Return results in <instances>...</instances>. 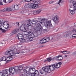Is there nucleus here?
<instances>
[{
    "label": "nucleus",
    "instance_id": "f257e3e1",
    "mask_svg": "<svg viewBox=\"0 0 76 76\" xmlns=\"http://www.w3.org/2000/svg\"><path fill=\"white\" fill-rule=\"evenodd\" d=\"M15 69L12 67L10 68L9 70L6 69L2 71V73L4 75H9L10 73L14 74V73H15Z\"/></svg>",
    "mask_w": 76,
    "mask_h": 76
},
{
    "label": "nucleus",
    "instance_id": "f03ea898",
    "mask_svg": "<svg viewBox=\"0 0 76 76\" xmlns=\"http://www.w3.org/2000/svg\"><path fill=\"white\" fill-rule=\"evenodd\" d=\"M41 28L42 26L41 24L39 25V26H37L35 28H34V29L37 32H38V35H40L41 34H43V32L44 31L41 30Z\"/></svg>",
    "mask_w": 76,
    "mask_h": 76
},
{
    "label": "nucleus",
    "instance_id": "7ed1b4c3",
    "mask_svg": "<svg viewBox=\"0 0 76 76\" xmlns=\"http://www.w3.org/2000/svg\"><path fill=\"white\" fill-rule=\"evenodd\" d=\"M38 32L35 33H33V32H32L31 33V32H27V35L26 36L25 35L24 36L25 37H26V38H28L29 37H38Z\"/></svg>",
    "mask_w": 76,
    "mask_h": 76
},
{
    "label": "nucleus",
    "instance_id": "20e7f679",
    "mask_svg": "<svg viewBox=\"0 0 76 76\" xmlns=\"http://www.w3.org/2000/svg\"><path fill=\"white\" fill-rule=\"evenodd\" d=\"M25 8L26 10H28V8H30V9H37L38 7V6L35 5L34 3H32L28 5L27 6H25Z\"/></svg>",
    "mask_w": 76,
    "mask_h": 76
},
{
    "label": "nucleus",
    "instance_id": "39448f33",
    "mask_svg": "<svg viewBox=\"0 0 76 76\" xmlns=\"http://www.w3.org/2000/svg\"><path fill=\"white\" fill-rule=\"evenodd\" d=\"M3 27H4V28L6 29H7V30H6L7 31H9V29L8 28H9V22L7 21H5L3 23Z\"/></svg>",
    "mask_w": 76,
    "mask_h": 76
},
{
    "label": "nucleus",
    "instance_id": "423d86ee",
    "mask_svg": "<svg viewBox=\"0 0 76 76\" xmlns=\"http://www.w3.org/2000/svg\"><path fill=\"white\" fill-rule=\"evenodd\" d=\"M23 71L24 72V73L27 75V76H35V74L34 72H32L31 73L29 72V71L26 70V69H24Z\"/></svg>",
    "mask_w": 76,
    "mask_h": 76
},
{
    "label": "nucleus",
    "instance_id": "0eeeda50",
    "mask_svg": "<svg viewBox=\"0 0 76 76\" xmlns=\"http://www.w3.org/2000/svg\"><path fill=\"white\" fill-rule=\"evenodd\" d=\"M53 20L55 23L57 24L59 23L60 19L57 16H55L53 18Z\"/></svg>",
    "mask_w": 76,
    "mask_h": 76
},
{
    "label": "nucleus",
    "instance_id": "6e6552de",
    "mask_svg": "<svg viewBox=\"0 0 76 76\" xmlns=\"http://www.w3.org/2000/svg\"><path fill=\"white\" fill-rule=\"evenodd\" d=\"M48 66L50 71L54 70H55V69H56V68L55 67V64L50 65Z\"/></svg>",
    "mask_w": 76,
    "mask_h": 76
},
{
    "label": "nucleus",
    "instance_id": "1a4fd4ad",
    "mask_svg": "<svg viewBox=\"0 0 76 76\" xmlns=\"http://www.w3.org/2000/svg\"><path fill=\"white\" fill-rule=\"evenodd\" d=\"M20 29L21 31H23V32H26V30L25 28V24H23L20 27Z\"/></svg>",
    "mask_w": 76,
    "mask_h": 76
},
{
    "label": "nucleus",
    "instance_id": "9d476101",
    "mask_svg": "<svg viewBox=\"0 0 76 76\" xmlns=\"http://www.w3.org/2000/svg\"><path fill=\"white\" fill-rule=\"evenodd\" d=\"M42 69L46 72H47V73H50V71L49 66L44 67L42 68Z\"/></svg>",
    "mask_w": 76,
    "mask_h": 76
},
{
    "label": "nucleus",
    "instance_id": "9b49d317",
    "mask_svg": "<svg viewBox=\"0 0 76 76\" xmlns=\"http://www.w3.org/2000/svg\"><path fill=\"white\" fill-rule=\"evenodd\" d=\"M62 64V63L61 62H59L56 64H55V69H58L60 67L61 65Z\"/></svg>",
    "mask_w": 76,
    "mask_h": 76
},
{
    "label": "nucleus",
    "instance_id": "f8f14e48",
    "mask_svg": "<svg viewBox=\"0 0 76 76\" xmlns=\"http://www.w3.org/2000/svg\"><path fill=\"white\" fill-rule=\"evenodd\" d=\"M27 32H26L27 34H24L23 35V37L25 38V39H29V41H33L34 40V39H33V37H31V36H30L28 38H27L26 37H25L24 36L26 35H26H27L28 34H27Z\"/></svg>",
    "mask_w": 76,
    "mask_h": 76
},
{
    "label": "nucleus",
    "instance_id": "ddd939ff",
    "mask_svg": "<svg viewBox=\"0 0 76 76\" xmlns=\"http://www.w3.org/2000/svg\"><path fill=\"white\" fill-rule=\"evenodd\" d=\"M72 32L71 31H68V32H66L64 34V37H67L69 36V34H72Z\"/></svg>",
    "mask_w": 76,
    "mask_h": 76
},
{
    "label": "nucleus",
    "instance_id": "4468645a",
    "mask_svg": "<svg viewBox=\"0 0 76 76\" xmlns=\"http://www.w3.org/2000/svg\"><path fill=\"white\" fill-rule=\"evenodd\" d=\"M46 25L47 26H51V21L49 20L46 21Z\"/></svg>",
    "mask_w": 76,
    "mask_h": 76
},
{
    "label": "nucleus",
    "instance_id": "2eb2a0df",
    "mask_svg": "<svg viewBox=\"0 0 76 76\" xmlns=\"http://www.w3.org/2000/svg\"><path fill=\"white\" fill-rule=\"evenodd\" d=\"M11 51H12L14 54H16L17 53L18 54H19L20 53V52L19 51H17V50L16 49H13V50H11Z\"/></svg>",
    "mask_w": 76,
    "mask_h": 76
},
{
    "label": "nucleus",
    "instance_id": "dca6fc26",
    "mask_svg": "<svg viewBox=\"0 0 76 76\" xmlns=\"http://www.w3.org/2000/svg\"><path fill=\"white\" fill-rule=\"evenodd\" d=\"M47 42L46 41V37H44L42 40H41L40 41V44H44V43H46Z\"/></svg>",
    "mask_w": 76,
    "mask_h": 76
},
{
    "label": "nucleus",
    "instance_id": "f3484780",
    "mask_svg": "<svg viewBox=\"0 0 76 76\" xmlns=\"http://www.w3.org/2000/svg\"><path fill=\"white\" fill-rule=\"evenodd\" d=\"M35 69L34 68H29L28 69V72H32V73H35Z\"/></svg>",
    "mask_w": 76,
    "mask_h": 76
},
{
    "label": "nucleus",
    "instance_id": "a211bd4d",
    "mask_svg": "<svg viewBox=\"0 0 76 76\" xmlns=\"http://www.w3.org/2000/svg\"><path fill=\"white\" fill-rule=\"evenodd\" d=\"M18 39H19V40H20V39H21L22 38H23V37L22 34H18Z\"/></svg>",
    "mask_w": 76,
    "mask_h": 76
},
{
    "label": "nucleus",
    "instance_id": "6ab92c4d",
    "mask_svg": "<svg viewBox=\"0 0 76 76\" xmlns=\"http://www.w3.org/2000/svg\"><path fill=\"white\" fill-rule=\"evenodd\" d=\"M19 31V29L18 28L15 29L12 31L13 34H16L17 33H18V32Z\"/></svg>",
    "mask_w": 76,
    "mask_h": 76
},
{
    "label": "nucleus",
    "instance_id": "aec40b11",
    "mask_svg": "<svg viewBox=\"0 0 76 76\" xmlns=\"http://www.w3.org/2000/svg\"><path fill=\"white\" fill-rule=\"evenodd\" d=\"M27 26H31V23L32 22L29 19L28 20H27Z\"/></svg>",
    "mask_w": 76,
    "mask_h": 76
},
{
    "label": "nucleus",
    "instance_id": "412c9836",
    "mask_svg": "<svg viewBox=\"0 0 76 76\" xmlns=\"http://www.w3.org/2000/svg\"><path fill=\"white\" fill-rule=\"evenodd\" d=\"M42 22H41L40 21H38L35 24H34V26H38L40 24H42Z\"/></svg>",
    "mask_w": 76,
    "mask_h": 76
},
{
    "label": "nucleus",
    "instance_id": "4be33fe9",
    "mask_svg": "<svg viewBox=\"0 0 76 76\" xmlns=\"http://www.w3.org/2000/svg\"><path fill=\"white\" fill-rule=\"evenodd\" d=\"M13 58L10 56H9L6 59L7 62V61H10L11 60H12Z\"/></svg>",
    "mask_w": 76,
    "mask_h": 76
},
{
    "label": "nucleus",
    "instance_id": "5701e85b",
    "mask_svg": "<svg viewBox=\"0 0 76 76\" xmlns=\"http://www.w3.org/2000/svg\"><path fill=\"white\" fill-rule=\"evenodd\" d=\"M33 2L35 6H37V5L39 4V2L36 0H34Z\"/></svg>",
    "mask_w": 76,
    "mask_h": 76
},
{
    "label": "nucleus",
    "instance_id": "b1692460",
    "mask_svg": "<svg viewBox=\"0 0 76 76\" xmlns=\"http://www.w3.org/2000/svg\"><path fill=\"white\" fill-rule=\"evenodd\" d=\"M5 61L6 62H7V61H6V57L5 56H4L1 58L0 59V61Z\"/></svg>",
    "mask_w": 76,
    "mask_h": 76
},
{
    "label": "nucleus",
    "instance_id": "393cba45",
    "mask_svg": "<svg viewBox=\"0 0 76 76\" xmlns=\"http://www.w3.org/2000/svg\"><path fill=\"white\" fill-rule=\"evenodd\" d=\"M13 53H10L9 54V55L13 59V58H15V54H14Z\"/></svg>",
    "mask_w": 76,
    "mask_h": 76
},
{
    "label": "nucleus",
    "instance_id": "a878e982",
    "mask_svg": "<svg viewBox=\"0 0 76 76\" xmlns=\"http://www.w3.org/2000/svg\"><path fill=\"white\" fill-rule=\"evenodd\" d=\"M60 57H61V56H58L53 57V58H51V60H52V61H54V60H55L56 59H57V58H58Z\"/></svg>",
    "mask_w": 76,
    "mask_h": 76
},
{
    "label": "nucleus",
    "instance_id": "bb28decb",
    "mask_svg": "<svg viewBox=\"0 0 76 76\" xmlns=\"http://www.w3.org/2000/svg\"><path fill=\"white\" fill-rule=\"evenodd\" d=\"M39 22V21L33 20H32L31 23H32V24H33L34 25V24L36 23H37V22Z\"/></svg>",
    "mask_w": 76,
    "mask_h": 76
},
{
    "label": "nucleus",
    "instance_id": "cd10ccee",
    "mask_svg": "<svg viewBox=\"0 0 76 76\" xmlns=\"http://www.w3.org/2000/svg\"><path fill=\"white\" fill-rule=\"evenodd\" d=\"M45 61H47L48 62H50L51 61V57L46 59V60Z\"/></svg>",
    "mask_w": 76,
    "mask_h": 76
},
{
    "label": "nucleus",
    "instance_id": "c85d7f7f",
    "mask_svg": "<svg viewBox=\"0 0 76 76\" xmlns=\"http://www.w3.org/2000/svg\"><path fill=\"white\" fill-rule=\"evenodd\" d=\"M19 41H20V42L23 43V42H25V39H23V38H22L21 39L19 40Z\"/></svg>",
    "mask_w": 76,
    "mask_h": 76
},
{
    "label": "nucleus",
    "instance_id": "c756f323",
    "mask_svg": "<svg viewBox=\"0 0 76 76\" xmlns=\"http://www.w3.org/2000/svg\"><path fill=\"white\" fill-rule=\"evenodd\" d=\"M39 72L41 75H43L44 74V70L42 68V69L40 70Z\"/></svg>",
    "mask_w": 76,
    "mask_h": 76
},
{
    "label": "nucleus",
    "instance_id": "7c9ffc66",
    "mask_svg": "<svg viewBox=\"0 0 76 76\" xmlns=\"http://www.w3.org/2000/svg\"><path fill=\"white\" fill-rule=\"evenodd\" d=\"M14 6L15 7V10H18V9H19V7H18V5L17 4L14 5Z\"/></svg>",
    "mask_w": 76,
    "mask_h": 76
},
{
    "label": "nucleus",
    "instance_id": "2f4dec72",
    "mask_svg": "<svg viewBox=\"0 0 76 76\" xmlns=\"http://www.w3.org/2000/svg\"><path fill=\"white\" fill-rule=\"evenodd\" d=\"M50 37H46V42H49V41H50Z\"/></svg>",
    "mask_w": 76,
    "mask_h": 76
},
{
    "label": "nucleus",
    "instance_id": "473e14b6",
    "mask_svg": "<svg viewBox=\"0 0 76 76\" xmlns=\"http://www.w3.org/2000/svg\"><path fill=\"white\" fill-rule=\"evenodd\" d=\"M23 69V67L21 66H20L18 68V70H22Z\"/></svg>",
    "mask_w": 76,
    "mask_h": 76
},
{
    "label": "nucleus",
    "instance_id": "72a5a7b5",
    "mask_svg": "<svg viewBox=\"0 0 76 76\" xmlns=\"http://www.w3.org/2000/svg\"><path fill=\"white\" fill-rule=\"evenodd\" d=\"M19 52L21 53H25V50L23 49L22 50H20Z\"/></svg>",
    "mask_w": 76,
    "mask_h": 76
},
{
    "label": "nucleus",
    "instance_id": "f704fd0d",
    "mask_svg": "<svg viewBox=\"0 0 76 76\" xmlns=\"http://www.w3.org/2000/svg\"><path fill=\"white\" fill-rule=\"evenodd\" d=\"M2 23H3V20H1L0 21V27L1 26V25H2Z\"/></svg>",
    "mask_w": 76,
    "mask_h": 76
},
{
    "label": "nucleus",
    "instance_id": "c9c22d12",
    "mask_svg": "<svg viewBox=\"0 0 76 76\" xmlns=\"http://www.w3.org/2000/svg\"><path fill=\"white\" fill-rule=\"evenodd\" d=\"M10 52H11V50H10V51L8 50V51H6L5 53V54L6 55H7V54H9V53H10Z\"/></svg>",
    "mask_w": 76,
    "mask_h": 76
},
{
    "label": "nucleus",
    "instance_id": "e433bc0d",
    "mask_svg": "<svg viewBox=\"0 0 76 76\" xmlns=\"http://www.w3.org/2000/svg\"><path fill=\"white\" fill-rule=\"evenodd\" d=\"M36 12L37 13V14H39L40 13H41V10H39L37 11H36Z\"/></svg>",
    "mask_w": 76,
    "mask_h": 76
},
{
    "label": "nucleus",
    "instance_id": "4c0bfd02",
    "mask_svg": "<svg viewBox=\"0 0 76 76\" xmlns=\"http://www.w3.org/2000/svg\"><path fill=\"white\" fill-rule=\"evenodd\" d=\"M0 30L2 32H3L4 33H5L6 32V30L2 29L1 28H0Z\"/></svg>",
    "mask_w": 76,
    "mask_h": 76
},
{
    "label": "nucleus",
    "instance_id": "58836bf2",
    "mask_svg": "<svg viewBox=\"0 0 76 76\" xmlns=\"http://www.w3.org/2000/svg\"><path fill=\"white\" fill-rule=\"evenodd\" d=\"M21 76H29V75H27V74H26L22 73V74H21Z\"/></svg>",
    "mask_w": 76,
    "mask_h": 76
},
{
    "label": "nucleus",
    "instance_id": "ea45409f",
    "mask_svg": "<svg viewBox=\"0 0 76 76\" xmlns=\"http://www.w3.org/2000/svg\"><path fill=\"white\" fill-rule=\"evenodd\" d=\"M7 12H11L12 10V9L10 8H7Z\"/></svg>",
    "mask_w": 76,
    "mask_h": 76
},
{
    "label": "nucleus",
    "instance_id": "a19ab883",
    "mask_svg": "<svg viewBox=\"0 0 76 76\" xmlns=\"http://www.w3.org/2000/svg\"><path fill=\"white\" fill-rule=\"evenodd\" d=\"M12 10H15V5H13L12 6Z\"/></svg>",
    "mask_w": 76,
    "mask_h": 76
},
{
    "label": "nucleus",
    "instance_id": "79ce46f5",
    "mask_svg": "<svg viewBox=\"0 0 76 76\" xmlns=\"http://www.w3.org/2000/svg\"><path fill=\"white\" fill-rule=\"evenodd\" d=\"M59 56H61V57H61V59H58V60H59V61H61V60H63V57H62V56L61 55H59Z\"/></svg>",
    "mask_w": 76,
    "mask_h": 76
},
{
    "label": "nucleus",
    "instance_id": "37998d69",
    "mask_svg": "<svg viewBox=\"0 0 76 76\" xmlns=\"http://www.w3.org/2000/svg\"><path fill=\"white\" fill-rule=\"evenodd\" d=\"M3 12H7V8H4L3 10Z\"/></svg>",
    "mask_w": 76,
    "mask_h": 76
},
{
    "label": "nucleus",
    "instance_id": "c03bdc74",
    "mask_svg": "<svg viewBox=\"0 0 76 76\" xmlns=\"http://www.w3.org/2000/svg\"><path fill=\"white\" fill-rule=\"evenodd\" d=\"M71 13L72 15H74L75 14V11L74 10H72L70 12Z\"/></svg>",
    "mask_w": 76,
    "mask_h": 76
},
{
    "label": "nucleus",
    "instance_id": "a18cd8bd",
    "mask_svg": "<svg viewBox=\"0 0 76 76\" xmlns=\"http://www.w3.org/2000/svg\"><path fill=\"white\" fill-rule=\"evenodd\" d=\"M21 14H22V15H25V12H24L23 11H21Z\"/></svg>",
    "mask_w": 76,
    "mask_h": 76
},
{
    "label": "nucleus",
    "instance_id": "49530a36",
    "mask_svg": "<svg viewBox=\"0 0 76 76\" xmlns=\"http://www.w3.org/2000/svg\"><path fill=\"white\" fill-rule=\"evenodd\" d=\"M61 52V53H63V54H66V51H62Z\"/></svg>",
    "mask_w": 76,
    "mask_h": 76
},
{
    "label": "nucleus",
    "instance_id": "de8ad7c7",
    "mask_svg": "<svg viewBox=\"0 0 76 76\" xmlns=\"http://www.w3.org/2000/svg\"><path fill=\"white\" fill-rule=\"evenodd\" d=\"M3 1H2V0H0V5H3Z\"/></svg>",
    "mask_w": 76,
    "mask_h": 76
},
{
    "label": "nucleus",
    "instance_id": "09e8293b",
    "mask_svg": "<svg viewBox=\"0 0 76 76\" xmlns=\"http://www.w3.org/2000/svg\"><path fill=\"white\" fill-rule=\"evenodd\" d=\"M34 74H38V70H35V71L34 72Z\"/></svg>",
    "mask_w": 76,
    "mask_h": 76
},
{
    "label": "nucleus",
    "instance_id": "8fccbe9b",
    "mask_svg": "<svg viewBox=\"0 0 76 76\" xmlns=\"http://www.w3.org/2000/svg\"><path fill=\"white\" fill-rule=\"evenodd\" d=\"M72 4L74 5H75L76 4V1H74L72 2Z\"/></svg>",
    "mask_w": 76,
    "mask_h": 76
},
{
    "label": "nucleus",
    "instance_id": "3c124183",
    "mask_svg": "<svg viewBox=\"0 0 76 76\" xmlns=\"http://www.w3.org/2000/svg\"><path fill=\"white\" fill-rule=\"evenodd\" d=\"M33 15H37V11H35L34 12H33Z\"/></svg>",
    "mask_w": 76,
    "mask_h": 76
},
{
    "label": "nucleus",
    "instance_id": "603ef678",
    "mask_svg": "<svg viewBox=\"0 0 76 76\" xmlns=\"http://www.w3.org/2000/svg\"><path fill=\"white\" fill-rule=\"evenodd\" d=\"M62 0H59V1L58 2V4H59V5H60V3H61V1Z\"/></svg>",
    "mask_w": 76,
    "mask_h": 76
},
{
    "label": "nucleus",
    "instance_id": "864d4df0",
    "mask_svg": "<svg viewBox=\"0 0 76 76\" xmlns=\"http://www.w3.org/2000/svg\"><path fill=\"white\" fill-rule=\"evenodd\" d=\"M70 53V51H66V53L65 52V53H66V54H69Z\"/></svg>",
    "mask_w": 76,
    "mask_h": 76
},
{
    "label": "nucleus",
    "instance_id": "5fc2aeb1",
    "mask_svg": "<svg viewBox=\"0 0 76 76\" xmlns=\"http://www.w3.org/2000/svg\"><path fill=\"white\" fill-rule=\"evenodd\" d=\"M25 1H26V2H29V1H32V0H25Z\"/></svg>",
    "mask_w": 76,
    "mask_h": 76
},
{
    "label": "nucleus",
    "instance_id": "6e6d98bb",
    "mask_svg": "<svg viewBox=\"0 0 76 76\" xmlns=\"http://www.w3.org/2000/svg\"><path fill=\"white\" fill-rule=\"evenodd\" d=\"M75 35H76V34H74L72 35V38H76V37L74 36Z\"/></svg>",
    "mask_w": 76,
    "mask_h": 76
},
{
    "label": "nucleus",
    "instance_id": "4d7b16f0",
    "mask_svg": "<svg viewBox=\"0 0 76 76\" xmlns=\"http://www.w3.org/2000/svg\"><path fill=\"white\" fill-rule=\"evenodd\" d=\"M74 11L75 10H76V6H74Z\"/></svg>",
    "mask_w": 76,
    "mask_h": 76
},
{
    "label": "nucleus",
    "instance_id": "13d9d810",
    "mask_svg": "<svg viewBox=\"0 0 76 76\" xmlns=\"http://www.w3.org/2000/svg\"><path fill=\"white\" fill-rule=\"evenodd\" d=\"M42 20L44 21V20H47V19L45 18H42Z\"/></svg>",
    "mask_w": 76,
    "mask_h": 76
},
{
    "label": "nucleus",
    "instance_id": "bf43d9fd",
    "mask_svg": "<svg viewBox=\"0 0 76 76\" xmlns=\"http://www.w3.org/2000/svg\"><path fill=\"white\" fill-rule=\"evenodd\" d=\"M34 76H39V74H34Z\"/></svg>",
    "mask_w": 76,
    "mask_h": 76
},
{
    "label": "nucleus",
    "instance_id": "052dcab7",
    "mask_svg": "<svg viewBox=\"0 0 76 76\" xmlns=\"http://www.w3.org/2000/svg\"><path fill=\"white\" fill-rule=\"evenodd\" d=\"M16 24H17V25H18V26H19V22H16Z\"/></svg>",
    "mask_w": 76,
    "mask_h": 76
},
{
    "label": "nucleus",
    "instance_id": "680f3d73",
    "mask_svg": "<svg viewBox=\"0 0 76 76\" xmlns=\"http://www.w3.org/2000/svg\"><path fill=\"white\" fill-rule=\"evenodd\" d=\"M3 1L4 3H6V0H3Z\"/></svg>",
    "mask_w": 76,
    "mask_h": 76
},
{
    "label": "nucleus",
    "instance_id": "e2e57ef3",
    "mask_svg": "<svg viewBox=\"0 0 76 76\" xmlns=\"http://www.w3.org/2000/svg\"><path fill=\"white\" fill-rule=\"evenodd\" d=\"M72 10H70V9H69V12H72Z\"/></svg>",
    "mask_w": 76,
    "mask_h": 76
},
{
    "label": "nucleus",
    "instance_id": "0e129e2a",
    "mask_svg": "<svg viewBox=\"0 0 76 76\" xmlns=\"http://www.w3.org/2000/svg\"><path fill=\"white\" fill-rule=\"evenodd\" d=\"M9 1V3H10V2H11V1H12L13 0H8Z\"/></svg>",
    "mask_w": 76,
    "mask_h": 76
},
{
    "label": "nucleus",
    "instance_id": "69168bd1",
    "mask_svg": "<svg viewBox=\"0 0 76 76\" xmlns=\"http://www.w3.org/2000/svg\"><path fill=\"white\" fill-rule=\"evenodd\" d=\"M74 27H76V25H74Z\"/></svg>",
    "mask_w": 76,
    "mask_h": 76
},
{
    "label": "nucleus",
    "instance_id": "338daca9",
    "mask_svg": "<svg viewBox=\"0 0 76 76\" xmlns=\"http://www.w3.org/2000/svg\"><path fill=\"white\" fill-rule=\"evenodd\" d=\"M76 54V53L75 52H74V53H73L74 54Z\"/></svg>",
    "mask_w": 76,
    "mask_h": 76
},
{
    "label": "nucleus",
    "instance_id": "774afa93",
    "mask_svg": "<svg viewBox=\"0 0 76 76\" xmlns=\"http://www.w3.org/2000/svg\"><path fill=\"white\" fill-rule=\"evenodd\" d=\"M65 57H67V55H65Z\"/></svg>",
    "mask_w": 76,
    "mask_h": 76
}]
</instances>
